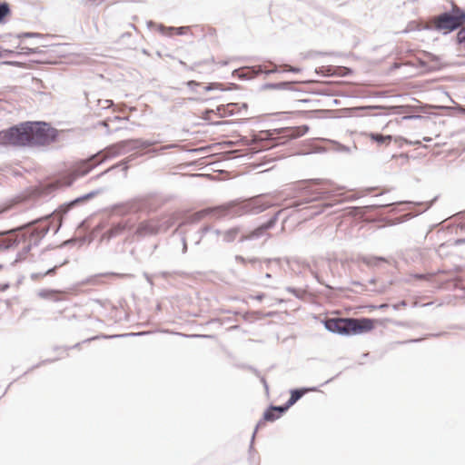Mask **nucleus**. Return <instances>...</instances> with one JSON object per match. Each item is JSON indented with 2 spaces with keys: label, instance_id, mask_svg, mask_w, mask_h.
I'll return each instance as SVG.
<instances>
[{
  "label": "nucleus",
  "instance_id": "1",
  "mask_svg": "<svg viewBox=\"0 0 465 465\" xmlns=\"http://www.w3.org/2000/svg\"><path fill=\"white\" fill-rule=\"evenodd\" d=\"M57 131L45 123L25 122L0 131V146H43L54 142Z\"/></svg>",
  "mask_w": 465,
  "mask_h": 465
},
{
  "label": "nucleus",
  "instance_id": "2",
  "mask_svg": "<svg viewBox=\"0 0 465 465\" xmlns=\"http://www.w3.org/2000/svg\"><path fill=\"white\" fill-rule=\"evenodd\" d=\"M51 217L54 219L53 215H49L39 220H35L26 225L29 226L36 223H39L38 226L30 232L28 236V243L23 248V252L18 253L15 262L24 259L26 253L31 250L32 246L37 245L50 230H54V233H56L59 231L61 227V219H59L58 225L53 228L51 222L49 221ZM23 228L24 227H19L16 229L0 232V252L13 249L21 242L26 241L27 237L25 233L21 232Z\"/></svg>",
  "mask_w": 465,
  "mask_h": 465
},
{
  "label": "nucleus",
  "instance_id": "3",
  "mask_svg": "<svg viewBox=\"0 0 465 465\" xmlns=\"http://www.w3.org/2000/svg\"><path fill=\"white\" fill-rule=\"evenodd\" d=\"M270 207V204L262 202L259 197L242 202H231L214 208L202 210L194 214V220H200L203 216L213 213L215 217L241 216L242 214H258Z\"/></svg>",
  "mask_w": 465,
  "mask_h": 465
},
{
  "label": "nucleus",
  "instance_id": "4",
  "mask_svg": "<svg viewBox=\"0 0 465 465\" xmlns=\"http://www.w3.org/2000/svg\"><path fill=\"white\" fill-rule=\"evenodd\" d=\"M325 328L341 335H355L373 329L374 322L369 318H332L324 322Z\"/></svg>",
  "mask_w": 465,
  "mask_h": 465
},
{
  "label": "nucleus",
  "instance_id": "5",
  "mask_svg": "<svg viewBox=\"0 0 465 465\" xmlns=\"http://www.w3.org/2000/svg\"><path fill=\"white\" fill-rule=\"evenodd\" d=\"M157 143V141L143 139L124 140L110 146H107L104 150L100 151L94 155L96 156V159H99L98 163H101L106 161L107 159L116 157L132 150L147 148L149 146L156 144Z\"/></svg>",
  "mask_w": 465,
  "mask_h": 465
},
{
  "label": "nucleus",
  "instance_id": "6",
  "mask_svg": "<svg viewBox=\"0 0 465 465\" xmlns=\"http://www.w3.org/2000/svg\"><path fill=\"white\" fill-rule=\"evenodd\" d=\"M465 23V11L454 5L450 11L444 12L433 18V26L443 34L450 33Z\"/></svg>",
  "mask_w": 465,
  "mask_h": 465
},
{
  "label": "nucleus",
  "instance_id": "7",
  "mask_svg": "<svg viewBox=\"0 0 465 465\" xmlns=\"http://www.w3.org/2000/svg\"><path fill=\"white\" fill-rule=\"evenodd\" d=\"M309 131L308 125L296 127H288L280 130L263 131L258 135L260 140H269L274 142L272 146L284 143L288 140L302 137Z\"/></svg>",
  "mask_w": 465,
  "mask_h": 465
},
{
  "label": "nucleus",
  "instance_id": "8",
  "mask_svg": "<svg viewBox=\"0 0 465 465\" xmlns=\"http://www.w3.org/2000/svg\"><path fill=\"white\" fill-rule=\"evenodd\" d=\"M317 183H318L315 182H303L301 183V185H299L301 200L295 202L293 206L299 207L305 203L330 199L331 195L330 192L316 188L314 185Z\"/></svg>",
  "mask_w": 465,
  "mask_h": 465
},
{
  "label": "nucleus",
  "instance_id": "9",
  "mask_svg": "<svg viewBox=\"0 0 465 465\" xmlns=\"http://www.w3.org/2000/svg\"><path fill=\"white\" fill-rule=\"evenodd\" d=\"M95 160L96 156L93 155L89 159L78 163L70 173L61 177L59 180L60 184L63 186L72 185L77 178L87 174L91 170L99 164L98 161L94 163Z\"/></svg>",
  "mask_w": 465,
  "mask_h": 465
},
{
  "label": "nucleus",
  "instance_id": "10",
  "mask_svg": "<svg viewBox=\"0 0 465 465\" xmlns=\"http://www.w3.org/2000/svg\"><path fill=\"white\" fill-rule=\"evenodd\" d=\"M277 219L278 213L272 216L267 223L262 224L261 226L257 227L252 232H244V233H242L241 237L239 238V242H243L246 241H255L262 237L268 238L270 234L267 232V231L272 229L275 225Z\"/></svg>",
  "mask_w": 465,
  "mask_h": 465
},
{
  "label": "nucleus",
  "instance_id": "11",
  "mask_svg": "<svg viewBox=\"0 0 465 465\" xmlns=\"http://www.w3.org/2000/svg\"><path fill=\"white\" fill-rule=\"evenodd\" d=\"M159 228H160V225H158V219L152 218V219L141 222L135 230V234L140 237L155 235L160 232Z\"/></svg>",
  "mask_w": 465,
  "mask_h": 465
},
{
  "label": "nucleus",
  "instance_id": "12",
  "mask_svg": "<svg viewBox=\"0 0 465 465\" xmlns=\"http://www.w3.org/2000/svg\"><path fill=\"white\" fill-rule=\"evenodd\" d=\"M278 72L277 65L273 64V68L267 70L263 65H256L252 67H247L246 73L242 74L246 79H252L260 74H271Z\"/></svg>",
  "mask_w": 465,
  "mask_h": 465
},
{
  "label": "nucleus",
  "instance_id": "13",
  "mask_svg": "<svg viewBox=\"0 0 465 465\" xmlns=\"http://www.w3.org/2000/svg\"><path fill=\"white\" fill-rule=\"evenodd\" d=\"M242 233H244V231L241 226L230 228L223 232V241L225 242H232L239 235L241 236Z\"/></svg>",
  "mask_w": 465,
  "mask_h": 465
},
{
  "label": "nucleus",
  "instance_id": "14",
  "mask_svg": "<svg viewBox=\"0 0 465 465\" xmlns=\"http://www.w3.org/2000/svg\"><path fill=\"white\" fill-rule=\"evenodd\" d=\"M158 219V225H160V232H166L169 228H171L177 219V215L175 213L163 216Z\"/></svg>",
  "mask_w": 465,
  "mask_h": 465
},
{
  "label": "nucleus",
  "instance_id": "15",
  "mask_svg": "<svg viewBox=\"0 0 465 465\" xmlns=\"http://www.w3.org/2000/svg\"><path fill=\"white\" fill-rule=\"evenodd\" d=\"M126 228V223H119L103 234V239L110 240L120 235Z\"/></svg>",
  "mask_w": 465,
  "mask_h": 465
},
{
  "label": "nucleus",
  "instance_id": "16",
  "mask_svg": "<svg viewBox=\"0 0 465 465\" xmlns=\"http://www.w3.org/2000/svg\"><path fill=\"white\" fill-rule=\"evenodd\" d=\"M315 388L312 389H294L291 391V397L287 401V407L292 406L296 403L307 391H315Z\"/></svg>",
  "mask_w": 465,
  "mask_h": 465
},
{
  "label": "nucleus",
  "instance_id": "17",
  "mask_svg": "<svg viewBox=\"0 0 465 465\" xmlns=\"http://www.w3.org/2000/svg\"><path fill=\"white\" fill-rule=\"evenodd\" d=\"M368 136L370 137V139L375 143H377L379 145H382V144H389L391 140H392V136L391 135H383V134H374V133H371L368 134Z\"/></svg>",
  "mask_w": 465,
  "mask_h": 465
},
{
  "label": "nucleus",
  "instance_id": "18",
  "mask_svg": "<svg viewBox=\"0 0 465 465\" xmlns=\"http://www.w3.org/2000/svg\"><path fill=\"white\" fill-rule=\"evenodd\" d=\"M87 103L90 105L91 108L95 107H101L102 109H107L113 105L112 100H102V99H96L92 100L91 98L87 97Z\"/></svg>",
  "mask_w": 465,
  "mask_h": 465
},
{
  "label": "nucleus",
  "instance_id": "19",
  "mask_svg": "<svg viewBox=\"0 0 465 465\" xmlns=\"http://www.w3.org/2000/svg\"><path fill=\"white\" fill-rule=\"evenodd\" d=\"M361 260L369 267L377 266L381 262H387L385 258L379 256H363Z\"/></svg>",
  "mask_w": 465,
  "mask_h": 465
},
{
  "label": "nucleus",
  "instance_id": "20",
  "mask_svg": "<svg viewBox=\"0 0 465 465\" xmlns=\"http://www.w3.org/2000/svg\"><path fill=\"white\" fill-rule=\"evenodd\" d=\"M147 25H148V27L156 26V27H157V29H158V31H159L162 35H168V36H170V35H173V31H174V27H173V26H169V27H167V26H164L163 25H156V24H154L153 21H149V22L147 23Z\"/></svg>",
  "mask_w": 465,
  "mask_h": 465
},
{
  "label": "nucleus",
  "instance_id": "21",
  "mask_svg": "<svg viewBox=\"0 0 465 465\" xmlns=\"http://www.w3.org/2000/svg\"><path fill=\"white\" fill-rule=\"evenodd\" d=\"M133 155L129 156L128 158H126L125 160L120 162L119 163L117 164H114L113 166H111L110 168H108L107 170H105L104 172L101 173L100 174H98L95 178H98L102 175H104V173H107L108 172L117 168L118 166L120 165H124V171H126L128 169V166L126 165L127 163H129L132 159H133Z\"/></svg>",
  "mask_w": 465,
  "mask_h": 465
},
{
  "label": "nucleus",
  "instance_id": "22",
  "mask_svg": "<svg viewBox=\"0 0 465 465\" xmlns=\"http://www.w3.org/2000/svg\"><path fill=\"white\" fill-rule=\"evenodd\" d=\"M331 206H332V203H322V204L315 205V206H311L309 208L313 210V212L311 213V215L314 216V215H318V214L322 213L326 208H330Z\"/></svg>",
  "mask_w": 465,
  "mask_h": 465
},
{
  "label": "nucleus",
  "instance_id": "23",
  "mask_svg": "<svg viewBox=\"0 0 465 465\" xmlns=\"http://www.w3.org/2000/svg\"><path fill=\"white\" fill-rule=\"evenodd\" d=\"M100 193V190H97V191H93L89 193H86L81 197H78L76 198L75 200L72 201L70 203H69V207L74 205L76 203H80V202H83L84 200H88L95 195H97L98 193Z\"/></svg>",
  "mask_w": 465,
  "mask_h": 465
},
{
  "label": "nucleus",
  "instance_id": "24",
  "mask_svg": "<svg viewBox=\"0 0 465 465\" xmlns=\"http://www.w3.org/2000/svg\"><path fill=\"white\" fill-rule=\"evenodd\" d=\"M279 418H280V415H277V412H275L273 410H272V407L267 409L265 411V412L263 413V419L268 421H274Z\"/></svg>",
  "mask_w": 465,
  "mask_h": 465
},
{
  "label": "nucleus",
  "instance_id": "25",
  "mask_svg": "<svg viewBox=\"0 0 465 465\" xmlns=\"http://www.w3.org/2000/svg\"><path fill=\"white\" fill-rule=\"evenodd\" d=\"M10 13V8L7 3H0V23Z\"/></svg>",
  "mask_w": 465,
  "mask_h": 465
},
{
  "label": "nucleus",
  "instance_id": "26",
  "mask_svg": "<svg viewBox=\"0 0 465 465\" xmlns=\"http://www.w3.org/2000/svg\"><path fill=\"white\" fill-rule=\"evenodd\" d=\"M55 269H56V266L47 270L45 272L32 273L31 274V279L32 280H37L39 278H43V277H45L46 275L52 274V273L54 272Z\"/></svg>",
  "mask_w": 465,
  "mask_h": 465
},
{
  "label": "nucleus",
  "instance_id": "27",
  "mask_svg": "<svg viewBox=\"0 0 465 465\" xmlns=\"http://www.w3.org/2000/svg\"><path fill=\"white\" fill-rule=\"evenodd\" d=\"M286 291L289 292L290 293L293 294L295 297H297L299 299H302L303 296L305 295V292L304 291L297 290V289L292 288V287H287Z\"/></svg>",
  "mask_w": 465,
  "mask_h": 465
},
{
  "label": "nucleus",
  "instance_id": "28",
  "mask_svg": "<svg viewBox=\"0 0 465 465\" xmlns=\"http://www.w3.org/2000/svg\"><path fill=\"white\" fill-rule=\"evenodd\" d=\"M457 41L463 48H465V26L458 32Z\"/></svg>",
  "mask_w": 465,
  "mask_h": 465
},
{
  "label": "nucleus",
  "instance_id": "29",
  "mask_svg": "<svg viewBox=\"0 0 465 465\" xmlns=\"http://www.w3.org/2000/svg\"><path fill=\"white\" fill-rule=\"evenodd\" d=\"M288 84H289V83H286V82H282V83H279V84H266L264 85V88L265 89H278V88H283Z\"/></svg>",
  "mask_w": 465,
  "mask_h": 465
},
{
  "label": "nucleus",
  "instance_id": "30",
  "mask_svg": "<svg viewBox=\"0 0 465 465\" xmlns=\"http://www.w3.org/2000/svg\"><path fill=\"white\" fill-rule=\"evenodd\" d=\"M271 407H272V410H273L275 412H277V415H280V416L290 408V407H287V402L282 406H271Z\"/></svg>",
  "mask_w": 465,
  "mask_h": 465
},
{
  "label": "nucleus",
  "instance_id": "31",
  "mask_svg": "<svg viewBox=\"0 0 465 465\" xmlns=\"http://www.w3.org/2000/svg\"><path fill=\"white\" fill-rule=\"evenodd\" d=\"M302 268L309 270V272H310L312 273V276L317 280V282H320V283H322V281H321V279H320L319 274L312 269V267L310 266V264L303 262V263H302Z\"/></svg>",
  "mask_w": 465,
  "mask_h": 465
},
{
  "label": "nucleus",
  "instance_id": "32",
  "mask_svg": "<svg viewBox=\"0 0 465 465\" xmlns=\"http://www.w3.org/2000/svg\"><path fill=\"white\" fill-rule=\"evenodd\" d=\"M189 26H180V27H174L173 33H176L179 35H184L189 31Z\"/></svg>",
  "mask_w": 465,
  "mask_h": 465
},
{
  "label": "nucleus",
  "instance_id": "33",
  "mask_svg": "<svg viewBox=\"0 0 465 465\" xmlns=\"http://www.w3.org/2000/svg\"><path fill=\"white\" fill-rule=\"evenodd\" d=\"M205 91L218 90L221 89V84L213 83L204 87Z\"/></svg>",
  "mask_w": 465,
  "mask_h": 465
},
{
  "label": "nucleus",
  "instance_id": "34",
  "mask_svg": "<svg viewBox=\"0 0 465 465\" xmlns=\"http://www.w3.org/2000/svg\"><path fill=\"white\" fill-rule=\"evenodd\" d=\"M142 334H143V332H139V333L131 332V333H125V334H121V335H112V336H104V338H116V337L135 336V335H142Z\"/></svg>",
  "mask_w": 465,
  "mask_h": 465
},
{
  "label": "nucleus",
  "instance_id": "35",
  "mask_svg": "<svg viewBox=\"0 0 465 465\" xmlns=\"http://www.w3.org/2000/svg\"><path fill=\"white\" fill-rule=\"evenodd\" d=\"M21 36H24V37H38V36H40V34H38V33H25Z\"/></svg>",
  "mask_w": 465,
  "mask_h": 465
},
{
  "label": "nucleus",
  "instance_id": "36",
  "mask_svg": "<svg viewBox=\"0 0 465 465\" xmlns=\"http://www.w3.org/2000/svg\"><path fill=\"white\" fill-rule=\"evenodd\" d=\"M201 233L202 235H204L205 233L209 232H212V227L211 226H204L201 229Z\"/></svg>",
  "mask_w": 465,
  "mask_h": 465
},
{
  "label": "nucleus",
  "instance_id": "37",
  "mask_svg": "<svg viewBox=\"0 0 465 465\" xmlns=\"http://www.w3.org/2000/svg\"><path fill=\"white\" fill-rule=\"evenodd\" d=\"M182 242H183V253H185L187 252V242L185 237H182Z\"/></svg>",
  "mask_w": 465,
  "mask_h": 465
},
{
  "label": "nucleus",
  "instance_id": "38",
  "mask_svg": "<svg viewBox=\"0 0 465 465\" xmlns=\"http://www.w3.org/2000/svg\"><path fill=\"white\" fill-rule=\"evenodd\" d=\"M259 426H260V423L257 424V426L255 427V430H254V431L252 433L250 449L252 448V444H253V440H254V438H255V434H256V432L258 430Z\"/></svg>",
  "mask_w": 465,
  "mask_h": 465
},
{
  "label": "nucleus",
  "instance_id": "39",
  "mask_svg": "<svg viewBox=\"0 0 465 465\" xmlns=\"http://www.w3.org/2000/svg\"><path fill=\"white\" fill-rule=\"evenodd\" d=\"M235 261H237L239 262H242V263H246L247 262V260L245 258H243L242 256H241V255H236L235 256Z\"/></svg>",
  "mask_w": 465,
  "mask_h": 465
},
{
  "label": "nucleus",
  "instance_id": "40",
  "mask_svg": "<svg viewBox=\"0 0 465 465\" xmlns=\"http://www.w3.org/2000/svg\"><path fill=\"white\" fill-rule=\"evenodd\" d=\"M264 262L269 264L270 262H277V263H280L281 262V259L280 258H273V259H265Z\"/></svg>",
  "mask_w": 465,
  "mask_h": 465
},
{
  "label": "nucleus",
  "instance_id": "41",
  "mask_svg": "<svg viewBox=\"0 0 465 465\" xmlns=\"http://www.w3.org/2000/svg\"><path fill=\"white\" fill-rule=\"evenodd\" d=\"M174 147H176V144L171 143V144L164 145V146L161 147V150H166V149L174 148Z\"/></svg>",
  "mask_w": 465,
  "mask_h": 465
},
{
  "label": "nucleus",
  "instance_id": "42",
  "mask_svg": "<svg viewBox=\"0 0 465 465\" xmlns=\"http://www.w3.org/2000/svg\"><path fill=\"white\" fill-rule=\"evenodd\" d=\"M392 204H394V203H378L377 206L385 207V206H389V205H392Z\"/></svg>",
  "mask_w": 465,
  "mask_h": 465
},
{
  "label": "nucleus",
  "instance_id": "43",
  "mask_svg": "<svg viewBox=\"0 0 465 465\" xmlns=\"http://www.w3.org/2000/svg\"><path fill=\"white\" fill-rule=\"evenodd\" d=\"M212 232H213L216 236H219V235H223V232H221L220 230L218 229H213L212 228Z\"/></svg>",
  "mask_w": 465,
  "mask_h": 465
},
{
  "label": "nucleus",
  "instance_id": "44",
  "mask_svg": "<svg viewBox=\"0 0 465 465\" xmlns=\"http://www.w3.org/2000/svg\"><path fill=\"white\" fill-rule=\"evenodd\" d=\"M8 288H9V284L8 283H5L3 285H0V291H2V292L6 291Z\"/></svg>",
  "mask_w": 465,
  "mask_h": 465
},
{
  "label": "nucleus",
  "instance_id": "45",
  "mask_svg": "<svg viewBox=\"0 0 465 465\" xmlns=\"http://www.w3.org/2000/svg\"><path fill=\"white\" fill-rule=\"evenodd\" d=\"M258 262H260V260L258 258H252V259L247 260V262H250V263H255Z\"/></svg>",
  "mask_w": 465,
  "mask_h": 465
},
{
  "label": "nucleus",
  "instance_id": "46",
  "mask_svg": "<svg viewBox=\"0 0 465 465\" xmlns=\"http://www.w3.org/2000/svg\"><path fill=\"white\" fill-rule=\"evenodd\" d=\"M48 292H47V291H41V292H39V295H40L41 297L45 298V297H47Z\"/></svg>",
  "mask_w": 465,
  "mask_h": 465
},
{
  "label": "nucleus",
  "instance_id": "47",
  "mask_svg": "<svg viewBox=\"0 0 465 465\" xmlns=\"http://www.w3.org/2000/svg\"><path fill=\"white\" fill-rule=\"evenodd\" d=\"M263 297H264V294L261 293V294L254 296L253 298L257 301H262Z\"/></svg>",
  "mask_w": 465,
  "mask_h": 465
},
{
  "label": "nucleus",
  "instance_id": "48",
  "mask_svg": "<svg viewBox=\"0 0 465 465\" xmlns=\"http://www.w3.org/2000/svg\"><path fill=\"white\" fill-rule=\"evenodd\" d=\"M198 84H198V83H196L195 81H189V82L187 83V85H188V86H190V87H191L192 85H198Z\"/></svg>",
  "mask_w": 465,
  "mask_h": 465
},
{
  "label": "nucleus",
  "instance_id": "49",
  "mask_svg": "<svg viewBox=\"0 0 465 465\" xmlns=\"http://www.w3.org/2000/svg\"><path fill=\"white\" fill-rule=\"evenodd\" d=\"M405 305H406V302L404 301H402L401 303L394 305V308L398 309L399 307L405 306Z\"/></svg>",
  "mask_w": 465,
  "mask_h": 465
},
{
  "label": "nucleus",
  "instance_id": "50",
  "mask_svg": "<svg viewBox=\"0 0 465 465\" xmlns=\"http://www.w3.org/2000/svg\"><path fill=\"white\" fill-rule=\"evenodd\" d=\"M288 71H290V72H299V71H300V69L290 66V67H289V69H288Z\"/></svg>",
  "mask_w": 465,
  "mask_h": 465
},
{
  "label": "nucleus",
  "instance_id": "51",
  "mask_svg": "<svg viewBox=\"0 0 465 465\" xmlns=\"http://www.w3.org/2000/svg\"><path fill=\"white\" fill-rule=\"evenodd\" d=\"M144 275L146 277V280L152 284V281H151L150 276L148 274H146V273Z\"/></svg>",
  "mask_w": 465,
  "mask_h": 465
},
{
  "label": "nucleus",
  "instance_id": "52",
  "mask_svg": "<svg viewBox=\"0 0 465 465\" xmlns=\"http://www.w3.org/2000/svg\"><path fill=\"white\" fill-rule=\"evenodd\" d=\"M266 279H271L272 278V275L270 273H266L265 276H264Z\"/></svg>",
  "mask_w": 465,
  "mask_h": 465
},
{
  "label": "nucleus",
  "instance_id": "53",
  "mask_svg": "<svg viewBox=\"0 0 465 465\" xmlns=\"http://www.w3.org/2000/svg\"><path fill=\"white\" fill-rule=\"evenodd\" d=\"M423 140H424V141H427V142H430V141H431V138H430V137H424V138H423Z\"/></svg>",
  "mask_w": 465,
  "mask_h": 465
},
{
  "label": "nucleus",
  "instance_id": "54",
  "mask_svg": "<svg viewBox=\"0 0 465 465\" xmlns=\"http://www.w3.org/2000/svg\"><path fill=\"white\" fill-rule=\"evenodd\" d=\"M95 339H98V336H96V337H93V338H91V339H88V340H86V341H92V340H95Z\"/></svg>",
  "mask_w": 465,
  "mask_h": 465
},
{
  "label": "nucleus",
  "instance_id": "55",
  "mask_svg": "<svg viewBox=\"0 0 465 465\" xmlns=\"http://www.w3.org/2000/svg\"><path fill=\"white\" fill-rule=\"evenodd\" d=\"M262 381L264 383L265 389L268 390V385L266 384L265 381L263 380Z\"/></svg>",
  "mask_w": 465,
  "mask_h": 465
},
{
  "label": "nucleus",
  "instance_id": "56",
  "mask_svg": "<svg viewBox=\"0 0 465 465\" xmlns=\"http://www.w3.org/2000/svg\"><path fill=\"white\" fill-rule=\"evenodd\" d=\"M194 337H203V338H206L207 336L206 335H203V336H201V335H194Z\"/></svg>",
  "mask_w": 465,
  "mask_h": 465
},
{
  "label": "nucleus",
  "instance_id": "57",
  "mask_svg": "<svg viewBox=\"0 0 465 465\" xmlns=\"http://www.w3.org/2000/svg\"><path fill=\"white\" fill-rule=\"evenodd\" d=\"M413 143H414V144H420V141H416V142H414Z\"/></svg>",
  "mask_w": 465,
  "mask_h": 465
},
{
  "label": "nucleus",
  "instance_id": "58",
  "mask_svg": "<svg viewBox=\"0 0 465 465\" xmlns=\"http://www.w3.org/2000/svg\"><path fill=\"white\" fill-rule=\"evenodd\" d=\"M181 64L184 65L187 68L186 64L182 61H181Z\"/></svg>",
  "mask_w": 465,
  "mask_h": 465
},
{
  "label": "nucleus",
  "instance_id": "59",
  "mask_svg": "<svg viewBox=\"0 0 465 465\" xmlns=\"http://www.w3.org/2000/svg\"><path fill=\"white\" fill-rule=\"evenodd\" d=\"M30 50H31L30 48H27V51H25V53L28 54V51H30Z\"/></svg>",
  "mask_w": 465,
  "mask_h": 465
},
{
  "label": "nucleus",
  "instance_id": "60",
  "mask_svg": "<svg viewBox=\"0 0 465 465\" xmlns=\"http://www.w3.org/2000/svg\"><path fill=\"white\" fill-rule=\"evenodd\" d=\"M30 50H31L30 48H27V51H25V53L28 54V51H30Z\"/></svg>",
  "mask_w": 465,
  "mask_h": 465
},
{
  "label": "nucleus",
  "instance_id": "61",
  "mask_svg": "<svg viewBox=\"0 0 465 465\" xmlns=\"http://www.w3.org/2000/svg\"><path fill=\"white\" fill-rule=\"evenodd\" d=\"M412 116H409L408 118H411ZM416 118H419L420 116L419 115H416L415 116Z\"/></svg>",
  "mask_w": 465,
  "mask_h": 465
},
{
  "label": "nucleus",
  "instance_id": "62",
  "mask_svg": "<svg viewBox=\"0 0 465 465\" xmlns=\"http://www.w3.org/2000/svg\"><path fill=\"white\" fill-rule=\"evenodd\" d=\"M2 268H3V265H2V264H0V269H2Z\"/></svg>",
  "mask_w": 465,
  "mask_h": 465
},
{
  "label": "nucleus",
  "instance_id": "63",
  "mask_svg": "<svg viewBox=\"0 0 465 465\" xmlns=\"http://www.w3.org/2000/svg\"><path fill=\"white\" fill-rule=\"evenodd\" d=\"M461 228H465V225H464V226H461Z\"/></svg>",
  "mask_w": 465,
  "mask_h": 465
}]
</instances>
